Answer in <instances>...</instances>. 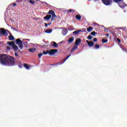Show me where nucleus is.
I'll list each match as a JSON object with an SVG mask.
<instances>
[{
  "mask_svg": "<svg viewBox=\"0 0 127 127\" xmlns=\"http://www.w3.org/2000/svg\"><path fill=\"white\" fill-rule=\"evenodd\" d=\"M116 2H119V1H122V0H115Z\"/></svg>",
  "mask_w": 127,
  "mask_h": 127,
  "instance_id": "37",
  "label": "nucleus"
},
{
  "mask_svg": "<svg viewBox=\"0 0 127 127\" xmlns=\"http://www.w3.org/2000/svg\"><path fill=\"white\" fill-rule=\"evenodd\" d=\"M90 34H91V35L95 36V35H96V32L93 31V32H92L90 33Z\"/></svg>",
  "mask_w": 127,
  "mask_h": 127,
  "instance_id": "30",
  "label": "nucleus"
},
{
  "mask_svg": "<svg viewBox=\"0 0 127 127\" xmlns=\"http://www.w3.org/2000/svg\"><path fill=\"white\" fill-rule=\"evenodd\" d=\"M0 62L2 65L7 66H14L15 64L13 57L5 54L2 55V57L0 58Z\"/></svg>",
  "mask_w": 127,
  "mask_h": 127,
  "instance_id": "1",
  "label": "nucleus"
},
{
  "mask_svg": "<svg viewBox=\"0 0 127 127\" xmlns=\"http://www.w3.org/2000/svg\"><path fill=\"white\" fill-rule=\"evenodd\" d=\"M23 43H22V44H20V45H19V46H18V47H19V48L20 49H21V50H22V49H23Z\"/></svg>",
  "mask_w": 127,
  "mask_h": 127,
  "instance_id": "21",
  "label": "nucleus"
},
{
  "mask_svg": "<svg viewBox=\"0 0 127 127\" xmlns=\"http://www.w3.org/2000/svg\"><path fill=\"white\" fill-rule=\"evenodd\" d=\"M48 51H49V50H47V51H44V52H43V54L44 55H46L48 54H49V52Z\"/></svg>",
  "mask_w": 127,
  "mask_h": 127,
  "instance_id": "24",
  "label": "nucleus"
},
{
  "mask_svg": "<svg viewBox=\"0 0 127 127\" xmlns=\"http://www.w3.org/2000/svg\"><path fill=\"white\" fill-rule=\"evenodd\" d=\"M117 41H118L119 42H121V40L119 38H117Z\"/></svg>",
  "mask_w": 127,
  "mask_h": 127,
  "instance_id": "43",
  "label": "nucleus"
},
{
  "mask_svg": "<svg viewBox=\"0 0 127 127\" xmlns=\"http://www.w3.org/2000/svg\"><path fill=\"white\" fill-rule=\"evenodd\" d=\"M47 26H48V24L45 23V27H47Z\"/></svg>",
  "mask_w": 127,
  "mask_h": 127,
  "instance_id": "38",
  "label": "nucleus"
},
{
  "mask_svg": "<svg viewBox=\"0 0 127 127\" xmlns=\"http://www.w3.org/2000/svg\"><path fill=\"white\" fill-rule=\"evenodd\" d=\"M72 11L74 12L75 11V10L73 9H70L67 11L68 12H72Z\"/></svg>",
  "mask_w": 127,
  "mask_h": 127,
  "instance_id": "29",
  "label": "nucleus"
},
{
  "mask_svg": "<svg viewBox=\"0 0 127 127\" xmlns=\"http://www.w3.org/2000/svg\"><path fill=\"white\" fill-rule=\"evenodd\" d=\"M81 43V39L78 38L75 41V45L76 46H77V45H79V44Z\"/></svg>",
  "mask_w": 127,
  "mask_h": 127,
  "instance_id": "11",
  "label": "nucleus"
},
{
  "mask_svg": "<svg viewBox=\"0 0 127 127\" xmlns=\"http://www.w3.org/2000/svg\"><path fill=\"white\" fill-rule=\"evenodd\" d=\"M74 39H75V38H74V37H71V38H69L68 39L67 42H69V43H72L74 41Z\"/></svg>",
  "mask_w": 127,
  "mask_h": 127,
  "instance_id": "12",
  "label": "nucleus"
},
{
  "mask_svg": "<svg viewBox=\"0 0 127 127\" xmlns=\"http://www.w3.org/2000/svg\"><path fill=\"white\" fill-rule=\"evenodd\" d=\"M36 0L38 1V0Z\"/></svg>",
  "mask_w": 127,
  "mask_h": 127,
  "instance_id": "50",
  "label": "nucleus"
},
{
  "mask_svg": "<svg viewBox=\"0 0 127 127\" xmlns=\"http://www.w3.org/2000/svg\"><path fill=\"white\" fill-rule=\"evenodd\" d=\"M48 14L52 15V21H53V20H54V18H57V15L55 14V12L53 10H50L48 12Z\"/></svg>",
  "mask_w": 127,
  "mask_h": 127,
  "instance_id": "4",
  "label": "nucleus"
},
{
  "mask_svg": "<svg viewBox=\"0 0 127 127\" xmlns=\"http://www.w3.org/2000/svg\"><path fill=\"white\" fill-rule=\"evenodd\" d=\"M98 0H94L95 1H97Z\"/></svg>",
  "mask_w": 127,
  "mask_h": 127,
  "instance_id": "47",
  "label": "nucleus"
},
{
  "mask_svg": "<svg viewBox=\"0 0 127 127\" xmlns=\"http://www.w3.org/2000/svg\"><path fill=\"white\" fill-rule=\"evenodd\" d=\"M102 41L103 43H107V42H108V39H103L102 40Z\"/></svg>",
  "mask_w": 127,
  "mask_h": 127,
  "instance_id": "26",
  "label": "nucleus"
},
{
  "mask_svg": "<svg viewBox=\"0 0 127 127\" xmlns=\"http://www.w3.org/2000/svg\"><path fill=\"white\" fill-rule=\"evenodd\" d=\"M52 31H53L52 29H47L45 30V32L46 33H51Z\"/></svg>",
  "mask_w": 127,
  "mask_h": 127,
  "instance_id": "17",
  "label": "nucleus"
},
{
  "mask_svg": "<svg viewBox=\"0 0 127 127\" xmlns=\"http://www.w3.org/2000/svg\"><path fill=\"white\" fill-rule=\"evenodd\" d=\"M86 42L89 47H93L94 46V44H95V43L93 41L89 42L88 40H86Z\"/></svg>",
  "mask_w": 127,
  "mask_h": 127,
  "instance_id": "7",
  "label": "nucleus"
},
{
  "mask_svg": "<svg viewBox=\"0 0 127 127\" xmlns=\"http://www.w3.org/2000/svg\"><path fill=\"white\" fill-rule=\"evenodd\" d=\"M94 47L96 49H99V48H100V45L96 44Z\"/></svg>",
  "mask_w": 127,
  "mask_h": 127,
  "instance_id": "27",
  "label": "nucleus"
},
{
  "mask_svg": "<svg viewBox=\"0 0 127 127\" xmlns=\"http://www.w3.org/2000/svg\"><path fill=\"white\" fill-rule=\"evenodd\" d=\"M77 48H78V46L74 45L72 48V49L70 50L71 53H72V52H74V51H75V50H76Z\"/></svg>",
  "mask_w": 127,
  "mask_h": 127,
  "instance_id": "13",
  "label": "nucleus"
},
{
  "mask_svg": "<svg viewBox=\"0 0 127 127\" xmlns=\"http://www.w3.org/2000/svg\"><path fill=\"white\" fill-rule=\"evenodd\" d=\"M29 2L31 3V4L34 5V1H33L32 0H29Z\"/></svg>",
  "mask_w": 127,
  "mask_h": 127,
  "instance_id": "28",
  "label": "nucleus"
},
{
  "mask_svg": "<svg viewBox=\"0 0 127 127\" xmlns=\"http://www.w3.org/2000/svg\"><path fill=\"white\" fill-rule=\"evenodd\" d=\"M122 49H123V50H124L125 51H126V52H127V48H126L125 47H122Z\"/></svg>",
  "mask_w": 127,
  "mask_h": 127,
  "instance_id": "32",
  "label": "nucleus"
},
{
  "mask_svg": "<svg viewBox=\"0 0 127 127\" xmlns=\"http://www.w3.org/2000/svg\"><path fill=\"white\" fill-rule=\"evenodd\" d=\"M111 2H112V0H111V1H110V3H111Z\"/></svg>",
  "mask_w": 127,
  "mask_h": 127,
  "instance_id": "49",
  "label": "nucleus"
},
{
  "mask_svg": "<svg viewBox=\"0 0 127 127\" xmlns=\"http://www.w3.org/2000/svg\"><path fill=\"white\" fill-rule=\"evenodd\" d=\"M6 49H7V50H10V47H6Z\"/></svg>",
  "mask_w": 127,
  "mask_h": 127,
  "instance_id": "40",
  "label": "nucleus"
},
{
  "mask_svg": "<svg viewBox=\"0 0 127 127\" xmlns=\"http://www.w3.org/2000/svg\"><path fill=\"white\" fill-rule=\"evenodd\" d=\"M87 39H88L89 40H92V39H93V37L91 36V35H89L87 37Z\"/></svg>",
  "mask_w": 127,
  "mask_h": 127,
  "instance_id": "25",
  "label": "nucleus"
},
{
  "mask_svg": "<svg viewBox=\"0 0 127 127\" xmlns=\"http://www.w3.org/2000/svg\"><path fill=\"white\" fill-rule=\"evenodd\" d=\"M75 18L77 19V20H81V18H82V16L80 15L77 14L75 16Z\"/></svg>",
  "mask_w": 127,
  "mask_h": 127,
  "instance_id": "18",
  "label": "nucleus"
},
{
  "mask_svg": "<svg viewBox=\"0 0 127 127\" xmlns=\"http://www.w3.org/2000/svg\"><path fill=\"white\" fill-rule=\"evenodd\" d=\"M15 56H16V57H18V55L17 54V53H15Z\"/></svg>",
  "mask_w": 127,
  "mask_h": 127,
  "instance_id": "39",
  "label": "nucleus"
},
{
  "mask_svg": "<svg viewBox=\"0 0 127 127\" xmlns=\"http://www.w3.org/2000/svg\"><path fill=\"white\" fill-rule=\"evenodd\" d=\"M50 24H51V23L48 24V25H50Z\"/></svg>",
  "mask_w": 127,
  "mask_h": 127,
  "instance_id": "45",
  "label": "nucleus"
},
{
  "mask_svg": "<svg viewBox=\"0 0 127 127\" xmlns=\"http://www.w3.org/2000/svg\"><path fill=\"white\" fill-rule=\"evenodd\" d=\"M42 55H43V54H42V53L39 54L38 56H39V58H41V56H42Z\"/></svg>",
  "mask_w": 127,
  "mask_h": 127,
  "instance_id": "33",
  "label": "nucleus"
},
{
  "mask_svg": "<svg viewBox=\"0 0 127 127\" xmlns=\"http://www.w3.org/2000/svg\"><path fill=\"white\" fill-rule=\"evenodd\" d=\"M65 61H66V60L64 59L60 62L59 63L56 64V65H58V64H59L60 65H62V64H64V63L65 62Z\"/></svg>",
  "mask_w": 127,
  "mask_h": 127,
  "instance_id": "15",
  "label": "nucleus"
},
{
  "mask_svg": "<svg viewBox=\"0 0 127 127\" xmlns=\"http://www.w3.org/2000/svg\"><path fill=\"white\" fill-rule=\"evenodd\" d=\"M112 34L113 35V36H115V37H117V35H116V33L114 32H112Z\"/></svg>",
  "mask_w": 127,
  "mask_h": 127,
  "instance_id": "34",
  "label": "nucleus"
},
{
  "mask_svg": "<svg viewBox=\"0 0 127 127\" xmlns=\"http://www.w3.org/2000/svg\"><path fill=\"white\" fill-rule=\"evenodd\" d=\"M124 38H126V36H124Z\"/></svg>",
  "mask_w": 127,
  "mask_h": 127,
  "instance_id": "48",
  "label": "nucleus"
},
{
  "mask_svg": "<svg viewBox=\"0 0 127 127\" xmlns=\"http://www.w3.org/2000/svg\"><path fill=\"white\" fill-rule=\"evenodd\" d=\"M51 65H53V64H51Z\"/></svg>",
  "mask_w": 127,
  "mask_h": 127,
  "instance_id": "51",
  "label": "nucleus"
},
{
  "mask_svg": "<svg viewBox=\"0 0 127 127\" xmlns=\"http://www.w3.org/2000/svg\"><path fill=\"white\" fill-rule=\"evenodd\" d=\"M28 51L29 52H31V53H34L35 51H36V49L35 48H31L28 50Z\"/></svg>",
  "mask_w": 127,
  "mask_h": 127,
  "instance_id": "14",
  "label": "nucleus"
},
{
  "mask_svg": "<svg viewBox=\"0 0 127 127\" xmlns=\"http://www.w3.org/2000/svg\"><path fill=\"white\" fill-rule=\"evenodd\" d=\"M103 3L105 4V5H109L111 3V0H101Z\"/></svg>",
  "mask_w": 127,
  "mask_h": 127,
  "instance_id": "6",
  "label": "nucleus"
},
{
  "mask_svg": "<svg viewBox=\"0 0 127 127\" xmlns=\"http://www.w3.org/2000/svg\"><path fill=\"white\" fill-rule=\"evenodd\" d=\"M70 56H71V55H68V56H67V58H66L65 60V61L66 60H67V59H68V58H69V57H70Z\"/></svg>",
  "mask_w": 127,
  "mask_h": 127,
  "instance_id": "42",
  "label": "nucleus"
},
{
  "mask_svg": "<svg viewBox=\"0 0 127 127\" xmlns=\"http://www.w3.org/2000/svg\"><path fill=\"white\" fill-rule=\"evenodd\" d=\"M105 36H106L107 37H109V33H108V34H105Z\"/></svg>",
  "mask_w": 127,
  "mask_h": 127,
  "instance_id": "41",
  "label": "nucleus"
},
{
  "mask_svg": "<svg viewBox=\"0 0 127 127\" xmlns=\"http://www.w3.org/2000/svg\"><path fill=\"white\" fill-rule=\"evenodd\" d=\"M119 5L121 7V8H124V7H125V5H121L120 3H119Z\"/></svg>",
  "mask_w": 127,
  "mask_h": 127,
  "instance_id": "31",
  "label": "nucleus"
},
{
  "mask_svg": "<svg viewBox=\"0 0 127 127\" xmlns=\"http://www.w3.org/2000/svg\"><path fill=\"white\" fill-rule=\"evenodd\" d=\"M18 67H19V68H22V65L20 64L18 65Z\"/></svg>",
  "mask_w": 127,
  "mask_h": 127,
  "instance_id": "44",
  "label": "nucleus"
},
{
  "mask_svg": "<svg viewBox=\"0 0 127 127\" xmlns=\"http://www.w3.org/2000/svg\"><path fill=\"white\" fill-rule=\"evenodd\" d=\"M97 40H98V39H97V38H94V39H93V41H94V42H97Z\"/></svg>",
  "mask_w": 127,
  "mask_h": 127,
  "instance_id": "36",
  "label": "nucleus"
},
{
  "mask_svg": "<svg viewBox=\"0 0 127 127\" xmlns=\"http://www.w3.org/2000/svg\"><path fill=\"white\" fill-rule=\"evenodd\" d=\"M87 30L88 32H91V31H92L93 30V28H92V27L90 26L87 28Z\"/></svg>",
  "mask_w": 127,
  "mask_h": 127,
  "instance_id": "20",
  "label": "nucleus"
},
{
  "mask_svg": "<svg viewBox=\"0 0 127 127\" xmlns=\"http://www.w3.org/2000/svg\"><path fill=\"white\" fill-rule=\"evenodd\" d=\"M80 31H81V30H76V31H74L73 32V34H78V33H79Z\"/></svg>",
  "mask_w": 127,
  "mask_h": 127,
  "instance_id": "22",
  "label": "nucleus"
},
{
  "mask_svg": "<svg viewBox=\"0 0 127 127\" xmlns=\"http://www.w3.org/2000/svg\"><path fill=\"white\" fill-rule=\"evenodd\" d=\"M24 66L25 67V68H26V69H27V70H29V69H30V66L26 64H24Z\"/></svg>",
  "mask_w": 127,
  "mask_h": 127,
  "instance_id": "19",
  "label": "nucleus"
},
{
  "mask_svg": "<svg viewBox=\"0 0 127 127\" xmlns=\"http://www.w3.org/2000/svg\"><path fill=\"white\" fill-rule=\"evenodd\" d=\"M8 30H5L3 28H0V35H4V36H8Z\"/></svg>",
  "mask_w": 127,
  "mask_h": 127,
  "instance_id": "3",
  "label": "nucleus"
},
{
  "mask_svg": "<svg viewBox=\"0 0 127 127\" xmlns=\"http://www.w3.org/2000/svg\"><path fill=\"white\" fill-rule=\"evenodd\" d=\"M8 38L10 40V41H13V40H14V37L12 36V35H10L8 37Z\"/></svg>",
  "mask_w": 127,
  "mask_h": 127,
  "instance_id": "16",
  "label": "nucleus"
},
{
  "mask_svg": "<svg viewBox=\"0 0 127 127\" xmlns=\"http://www.w3.org/2000/svg\"><path fill=\"white\" fill-rule=\"evenodd\" d=\"M10 5L11 6H12V5H13V6H15V5H16V3H14L13 4H11Z\"/></svg>",
  "mask_w": 127,
  "mask_h": 127,
  "instance_id": "35",
  "label": "nucleus"
},
{
  "mask_svg": "<svg viewBox=\"0 0 127 127\" xmlns=\"http://www.w3.org/2000/svg\"><path fill=\"white\" fill-rule=\"evenodd\" d=\"M51 18V14H47L45 17H44V19L45 20H47L48 21Z\"/></svg>",
  "mask_w": 127,
  "mask_h": 127,
  "instance_id": "8",
  "label": "nucleus"
},
{
  "mask_svg": "<svg viewBox=\"0 0 127 127\" xmlns=\"http://www.w3.org/2000/svg\"><path fill=\"white\" fill-rule=\"evenodd\" d=\"M7 44L9 45V46H11L14 52H18V53H19L20 52V50L18 49V47L15 45L14 43V42L11 41V42H8Z\"/></svg>",
  "mask_w": 127,
  "mask_h": 127,
  "instance_id": "2",
  "label": "nucleus"
},
{
  "mask_svg": "<svg viewBox=\"0 0 127 127\" xmlns=\"http://www.w3.org/2000/svg\"><path fill=\"white\" fill-rule=\"evenodd\" d=\"M15 42L17 45H19L20 44H21L23 43L22 41L20 40V39H17L15 40Z\"/></svg>",
  "mask_w": 127,
  "mask_h": 127,
  "instance_id": "9",
  "label": "nucleus"
},
{
  "mask_svg": "<svg viewBox=\"0 0 127 127\" xmlns=\"http://www.w3.org/2000/svg\"><path fill=\"white\" fill-rule=\"evenodd\" d=\"M68 33V30L66 28H64L62 31L63 35H66Z\"/></svg>",
  "mask_w": 127,
  "mask_h": 127,
  "instance_id": "10",
  "label": "nucleus"
},
{
  "mask_svg": "<svg viewBox=\"0 0 127 127\" xmlns=\"http://www.w3.org/2000/svg\"><path fill=\"white\" fill-rule=\"evenodd\" d=\"M53 43L54 44V47H55V48H58V45L57 44V43H56V42H53Z\"/></svg>",
  "mask_w": 127,
  "mask_h": 127,
  "instance_id": "23",
  "label": "nucleus"
},
{
  "mask_svg": "<svg viewBox=\"0 0 127 127\" xmlns=\"http://www.w3.org/2000/svg\"><path fill=\"white\" fill-rule=\"evenodd\" d=\"M26 40H28V41H29V40H30V39H27Z\"/></svg>",
  "mask_w": 127,
  "mask_h": 127,
  "instance_id": "46",
  "label": "nucleus"
},
{
  "mask_svg": "<svg viewBox=\"0 0 127 127\" xmlns=\"http://www.w3.org/2000/svg\"><path fill=\"white\" fill-rule=\"evenodd\" d=\"M48 52H49V54L50 56H53L54 54L58 52V50L57 49H52Z\"/></svg>",
  "mask_w": 127,
  "mask_h": 127,
  "instance_id": "5",
  "label": "nucleus"
}]
</instances>
